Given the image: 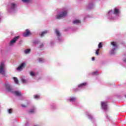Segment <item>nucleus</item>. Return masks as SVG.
<instances>
[{"label": "nucleus", "mask_w": 126, "mask_h": 126, "mask_svg": "<svg viewBox=\"0 0 126 126\" xmlns=\"http://www.w3.org/2000/svg\"><path fill=\"white\" fill-rule=\"evenodd\" d=\"M121 15V10L118 7H116L113 10H110L106 14V16L110 21L117 20Z\"/></svg>", "instance_id": "1"}, {"label": "nucleus", "mask_w": 126, "mask_h": 126, "mask_svg": "<svg viewBox=\"0 0 126 126\" xmlns=\"http://www.w3.org/2000/svg\"><path fill=\"white\" fill-rule=\"evenodd\" d=\"M17 9V4L13 2H9L7 7V10L9 13H14Z\"/></svg>", "instance_id": "2"}, {"label": "nucleus", "mask_w": 126, "mask_h": 126, "mask_svg": "<svg viewBox=\"0 0 126 126\" xmlns=\"http://www.w3.org/2000/svg\"><path fill=\"white\" fill-rule=\"evenodd\" d=\"M88 84L87 83V82H84V83H81L77 86V88L73 89L72 91L74 92H79V91H81L82 89L84 88V87H85L86 86H87Z\"/></svg>", "instance_id": "3"}, {"label": "nucleus", "mask_w": 126, "mask_h": 126, "mask_svg": "<svg viewBox=\"0 0 126 126\" xmlns=\"http://www.w3.org/2000/svg\"><path fill=\"white\" fill-rule=\"evenodd\" d=\"M55 33L57 37L55 38V41L58 43H63V37H62V34H61V32H60V31L58 30H56Z\"/></svg>", "instance_id": "4"}, {"label": "nucleus", "mask_w": 126, "mask_h": 126, "mask_svg": "<svg viewBox=\"0 0 126 126\" xmlns=\"http://www.w3.org/2000/svg\"><path fill=\"white\" fill-rule=\"evenodd\" d=\"M67 15V11L64 10L63 11H60L56 17V19H63Z\"/></svg>", "instance_id": "5"}, {"label": "nucleus", "mask_w": 126, "mask_h": 126, "mask_svg": "<svg viewBox=\"0 0 126 126\" xmlns=\"http://www.w3.org/2000/svg\"><path fill=\"white\" fill-rule=\"evenodd\" d=\"M111 45L113 46L114 48L111 50L110 52V55H111L112 56H115V55H116V50H117V48H118V45L115 41L111 42Z\"/></svg>", "instance_id": "6"}, {"label": "nucleus", "mask_w": 126, "mask_h": 126, "mask_svg": "<svg viewBox=\"0 0 126 126\" xmlns=\"http://www.w3.org/2000/svg\"><path fill=\"white\" fill-rule=\"evenodd\" d=\"M86 116L88 118V119L90 120V121H91L92 123H93V124H94L95 123L96 119H95V118H94V117H93V116H92V114H91V113H90L89 112L87 111L86 112Z\"/></svg>", "instance_id": "7"}, {"label": "nucleus", "mask_w": 126, "mask_h": 126, "mask_svg": "<svg viewBox=\"0 0 126 126\" xmlns=\"http://www.w3.org/2000/svg\"><path fill=\"white\" fill-rule=\"evenodd\" d=\"M67 100L70 103L74 104L75 106H76V103L75 102L77 100V97L74 96H71L67 98Z\"/></svg>", "instance_id": "8"}, {"label": "nucleus", "mask_w": 126, "mask_h": 126, "mask_svg": "<svg viewBox=\"0 0 126 126\" xmlns=\"http://www.w3.org/2000/svg\"><path fill=\"white\" fill-rule=\"evenodd\" d=\"M5 86V89L7 91V92H10L11 93H13L14 90L11 86H10V85L8 83H5L4 85Z\"/></svg>", "instance_id": "9"}, {"label": "nucleus", "mask_w": 126, "mask_h": 126, "mask_svg": "<svg viewBox=\"0 0 126 126\" xmlns=\"http://www.w3.org/2000/svg\"><path fill=\"white\" fill-rule=\"evenodd\" d=\"M95 6V3L94 1H90L88 5L86 6V9L87 10H91V9H93Z\"/></svg>", "instance_id": "10"}, {"label": "nucleus", "mask_w": 126, "mask_h": 126, "mask_svg": "<svg viewBox=\"0 0 126 126\" xmlns=\"http://www.w3.org/2000/svg\"><path fill=\"white\" fill-rule=\"evenodd\" d=\"M0 74H2V75H5V70H4V63L3 62H1L0 64Z\"/></svg>", "instance_id": "11"}, {"label": "nucleus", "mask_w": 126, "mask_h": 126, "mask_svg": "<svg viewBox=\"0 0 126 126\" xmlns=\"http://www.w3.org/2000/svg\"><path fill=\"white\" fill-rule=\"evenodd\" d=\"M20 36L19 35H17L16 36H15L12 40H11V41L9 42V46H13V45H14V44H15V43H16V41H17V40H18V39H19Z\"/></svg>", "instance_id": "12"}, {"label": "nucleus", "mask_w": 126, "mask_h": 126, "mask_svg": "<svg viewBox=\"0 0 126 126\" xmlns=\"http://www.w3.org/2000/svg\"><path fill=\"white\" fill-rule=\"evenodd\" d=\"M26 66V63H25V62H23L21 63L20 65L17 68V70H19V71L22 70L24 67Z\"/></svg>", "instance_id": "13"}, {"label": "nucleus", "mask_w": 126, "mask_h": 126, "mask_svg": "<svg viewBox=\"0 0 126 126\" xmlns=\"http://www.w3.org/2000/svg\"><path fill=\"white\" fill-rule=\"evenodd\" d=\"M101 105L102 110H104V111L107 110L108 105L107 104V102L101 101Z\"/></svg>", "instance_id": "14"}, {"label": "nucleus", "mask_w": 126, "mask_h": 126, "mask_svg": "<svg viewBox=\"0 0 126 126\" xmlns=\"http://www.w3.org/2000/svg\"><path fill=\"white\" fill-rule=\"evenodd\" d=\"M32 33L29 30V29H27L26 30L25 33H24V37H27L29 36L30 35H32Z\"/></svg>", "instance_id": "15"}, {"label": "nucleus", "mask_w": 126, "mask_h": 126, "mask_svg": "<svg viewBox=\"0 0 126 126\" xmlns=\"http://www.w3.org/2000/svg\"><path fill=\"white\" fill-rule=\"evenodd\" d=\"M72 23L76 25H78L79 24H81V21H80V20L75 19L72 21Z\"/></svg>", "instance_id": "16"}, {"label": "nucleus", "mask_w": 126, "mask_h": 126, "mask_svg": "<svg viewBox=\"0 0 126 126\" xmlns=\"http://www.w3.org/2000/svg\"><path fill=\"white\" fill-rule=\"evenodd\" d=\"M13 93H14V94H15L16 96H20L22 95V94H21V93L18 91H14V92Z\"/></svg>", "instance_id": "17"}, {"label": "nucleus", "mask_w": 126, "mask_h": 126, "mask_svg": "<svg viewBox=\"0 0 126 126\" xmlns=\"http://www.w3.org/2000/svg\"><path fill=\"white\" fill-rule=\"evenodd\" d=\"M35 111H36V107H33L29 111V114H34Z\"/></svg>", "instance_id": "18"}, {"label": "nucleus", "mask_w": 126, "mask_h": 126, "mask_svg": "<svg viewBox=\"0 0 126 126\" xmlns=\"http://www.w3.org/2000/svg\"><path fill=\"white\" fill-rule=\"evenodd\" d=\"M50 109H52V110H56L57 109V106H56V104L54 103H52L50 104Z\"/></svg>", "instance_id": "19"}, {"label": "nucleus", "mask_w": 126, "mask_h": 126, "mask_svg": "<svg viewBox=\"0 0 126 126\" xmlns=\"http://www.w3.org/2000/svg\"><path fill=\"white\" fill-rule=\"evenodd\" d=\"M21 81L23 84H27L28 83V81H27V80H26L23 78H21Z\"/></svg>", "instance_id": "20"}, {"label": "nucleus", "mask_w": 126, "mask_h": 126, "mask_svg": "<svg viewBox=\"0 0 126 126\" xmlns=\"http://www.w3.org/2000/svg\"><path fill=\"white\" fill-rule=\"evenodd\" d=\"M48 33V31H45L44 32H41V33L40 34V37H44L45 34H47Z\"/></svg>", "instance_id": "21"}, {"label": "nucleus", "mask_w": 126, "mask_h": 126, "mask_svg": "<svg viewBox=\"0 0 126 126\" xmlns=\"http://www.w3.org/2000/svg\"><path fill=\"white\" fill-rule=\"evenodd\" d=\"M30 52H31V49H27L24 51V53L25 54H26V55L29 54V53H30Z\"/></svg>", "instance_id": "22"}, {"label": "nucleus", "mask_w": 126, "mask_h": 126, "mask_svg": "<svg viewBox=\"0 0 126 126\" xmlns=\"http://www.w3.org/2000/svg\"><path fill=\"white\" fill-rule=\"evenodd\" d=\"M39 43H40V41L38 39H36L33 41V43L34 45H37Z\"/></svg>", "instance_id": "23"}, {"label": "nucleus", "mask_w": 126, "mask_h": 126, "mask_svg": "<svg viewBox=\"0 0 126 126\" xmlns=\"http://www.w3.org/2000/svg\"><path fill=\"white\" fill-rule=\"evenodd\" d=\"M90 74H91L92 75H97L98 74V71H95L94 72H92Z\"/></svg>", "instance_id": "24"}, {"label": "nucleus", "mask_w": 126, "mask_h": 126, "mask_svg": "<svg viewBox=\"0 0 126 126\" xmlns=\"http://www.w3.org/2000/svg\"><path fill=\"white\" fill-rule=\"evenodd\" d=\"M13 79H14V81L16 84H18L19 81L17 78L14 77Z\"/></svg>", "instance_id": "25"}, {"label": "nucleus", "mask_w": 126, "mask_h": 126, "mask_svg": "<svg viewBox=\"0 0 126 126\" xmlns=\"http://www.w3.org/2000/svg\"><path fill=\"white\" fill-rule=\"evenodd\" d=\"M30 75H31V76H32V77H34V76H36V73L33 72L32 71H31L30 72Z\"/></svg>", "instance_id": "26"}, {"label": "nucleus", "mask_w": 126, "mask_h": 126, "mask_svg": "<svg viewBox=\"0 0 126 126\" xmlns=\"http://www.w3.org/2000/svg\"><path fill=\"white\" fill-rule=\"evenodd\" d=\"M98 49H102L103 48V43L102 42H99L98 45Z\"/></svg>", "instance_id": "27"}, {"label": "nucleus", "mask_w": 126, "mask_h": 126, "mask_svg": "<svg viewBox=\"0 0 126 126\" xmlns=\"http://www.w3.org/2000/svg\"><path fill=\"white\" fill-rule=\"evenodd\" d=\"M34 98L38 100L40 99V95L39 94H35L34 95Z\"/></svg>", "instance_id": "28"}, {"label": "nucleus", "mask_w": 126, "mask_h": 126, "mask_svg": "<svg viewBox=\"0 0 126 126\" xmlns=\"http://www.w3.org/2000/svg\"><path fill=\"white\" fill-rule=\"evenodd\" d=\"M123 62L124 63L126 64V53L124 55Z\"/></svg>", "instance_id": "29"}, {"label": "nucleus", "mask_w": 126, "mask_h": 126, "mask_svg": "<svg viewBox=\"0 0 126 126\" xmlns=\"http://www.w3.org/2000/svg\"><path fill=\"white\" fill-rule=\"evenodd\" d=\"M22 1L24 3H29L30 2V0H22Z\"/></svg>", "instance_id": "30"}, {"label": "nucleus", "mask_w": 126, "mask_h": 126, "mask_svg": "<svg viewBox=\"0 0 126 126\" xmlns=\"http://www.w3.org/2000/svg\"><path fill=\"white\" fill-rule=\"evenodd\" d=\"M99 52H100V49L97 48L95 51V55L99 56Z\"/></svg>", "instance_id": "31"}, {"label": "nucleus", "mask_w": 126, "mask_h": 126, "mask_svg": "<svg viewBox=\"0 0 126 126\" xmlns=\"http://www.w3.org/2000/svg\"><path fill=\"white\" fill-rule=\"evenodd\" d=\"M39 63H44V59H43V58H39Z\"/></svg>", "instance_id": "32"}, {"label": "nucleus", "mask_w": 126, "mask_h": 126, "mask_svg": "<svg viewBox=\"0 0 126 126\" xmlns=\"http://www.w3.org/2000/svg\"><path fill=\"white\" fill-rule=\"evenodd\" d=\"M8 114H11L12 113V108H10L8 109Z\"/></svg>", "instance_id": "33"}, {"label": "nucleus", "mask_w": 126, "mask_h": 126, "mask_svg": "<svg viewBox=\"0 0 126 126\" xmlns=\"http://www.w3.org/2000/svg\"><path fill=\"white\" fill-rule=\"evenodd\" d=\"M106 118L107 119V121H110V117L108 115H106Z\"/></svg>", "instance_id": "34"}, {"label": "nucleus", "mask_w": 126, "mask_h": 126, "mask_svg": "<svg viewBox=\"0 0 126 126\" xmlns=\"http://www.w3.org/2000/svg\"><path fill=\"white\" fill-rule=\"evenodd\" d=\"M42 47H44V43H42L40 46L39 48H42Z\"/></svg>", "instance_id": "35"}, {"label": "nucleus", "mask_w": 126, "mask_h": 126, "mask_svg": "<svg viewBox=\"0 0 126 126\" xmlns=\"http://www.w3.org/2000/svg\"><path fill=\"white\" fill-rule=\"evenodd\" d=\"M88 17H90V16H89V15H87L85 17H84V19H86V18H88Z\"/></svg>", "instance_id": "36"}, {"label": "nucleus", "mask_w": 126, "mask_h": 126, "mask_svg": "<svg viewBox=\"0 0 126 126\" xmlns=\"http://www.w3.org/2000/svg\"><path fill=\"white\" fill-rule=\"evenodd\" d=\"M50 45H51V46H53L54 45V42L53 41H51L50 42Z\"/></svg>", "instance_id": "37"}, {"label": "nucleus", "mask_w": 126, "mask_h": 126, "mask_svg": "<svg viewBox=\"0 0 126 126\" xmlns=\"http://www.w3.org/2000/svg\"><path fill=\"white\" fill-rule=\"evenodd\" d=\"M29 126V123L28 122H27V123L25 124V126Z\"/></svg>", "instance_id": "38"}, {"label": "nucleus", "mask_w": 126, "mask_h": 126, "mask_svg": "<svg viewBox=\"0 0 126 126\" xmlns=\"http://www.w3.org/2000/svg\"><path fill=\"white\" fill-rule=\"evenodd\" d=\"M19 100H23V96H21L19 97Z\"/></svg>", "instance_id": "39"}, {"label": "nucleus", "mask_w": 126, "mask_h": 126, "mask_svg": "<svg viewBox=\"0 0 126 126\" xmlns=\"http://www.w3.org/2000/svg\"><path fill=\"white\" fill-rule=\"evenodd\" d=\"M21 106L23 107V108H26V105H24L23 104H22L21 105Z\"/></svg>", "instance_id": "40"}, {"label": "nucleus", "mask_w": 126, "mask_h": 126, "mask_svg": "<svg viewBox=\"0 0 126 126\" xmlns=\"http://www.w3.org/2000/svg\"><path fill=\"white\" fill-rule=\"evenodd\" d=\"M92 61H95V57H92Z\"/></svg>", "instance_id": "41"}, {"label": "nucleus", "mask_w": 126, "mask_h": 126, "mask_svg": "<svg viewBox=\"0 0 126 126\" xmlns=\"http://www.w3.org/2000/svg\"><path fill=\"white\" fill-rule=\"evenodd\" d=\"M1 20H2V18H1V16H0V23L1 22Z\"/></svg>", "instance_id": "42"}, {"label": "nucleus", "mask_w": 126, "mask_h": 126, "mask_svg": "<svg viewBox=\"0 0 126 126\" xmlns=\"http://www.w3.org/2000/svg\"><path fill=\"white\" fill-rule=\"evenodd\" d=\"M76 29H77V28L76 29H74L73 28L71 29V30H72V31H75L76 30Z\"/></svg>", "instance_id": "43"}, {"label": "nucleus", "mask_w": 126, "mask_h": 126, "mask_svg": "<svg viewBox=\"0 0 126 126\" xmlns=\"http://www.w3.org/2000/svg\"><path fill=\"white\" fill-rule=\"evenodd\" d=\"M104 63H105V62L102 61V62H101V64H104Z\"/></svg>", "instance_id": "44"}, {"label": "nucleus", "mask_w": 126, "mask_h": 126, "mask_svg": "<svg viewBox=\"0 0 126 126\" xmlns=\"http://www.w3.org/2000/svg\"><path fill=\"white\" fill-rule=\"evenodd\" d=\"M79 0V1H82V0Z\"/></svg>", "instance_id": "45"}, {"label": "nucleus", "mask_w": 126, "mask_h": 126, "mask_svg": "<svg viewBox=\"0 0 126 126\" xmlns=\"http://www.w3.org/2000/svg\"><path fill=\"white\" fill-rule=\"evenodd\" d=\"M1 54H2V50H1Z\"/></svg>", "instance_id": "46"}, {"label": "nucleus", "mask_w": 126, "mask_h": 126, "mask_svg": "<svg viewBox=\"0 0 126 126\" xmlns=\"http://www.w3.org/2000/svg\"><path fill=\"white\" fill-rule=\"evenodd\" d=\"M125 98H126V94L125 95Z\"/></svg>", "instance_id": "47"}]
</instances>
